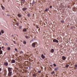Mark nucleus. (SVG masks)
Returning <instances> with one entry per match:
<instances>
[{
    "label": "nucleus",
    "instance_id": "f257e3e1",
    "mask_svg": "<svg viewBox=\"0 0 77 77\" xmlns=\"http://www.w3.org/2000/svg\"><path fill=\"white\" fill-rule=\"evenodd\" d=\"M12 69L10 67L8 68V70L9 72L8 74V76H11L12 75Z\"/></svg>",
    "mask_w": 77,
    "mask_h": 77
},
{
    "label": "nucleus",
    "instance_id": "f03ea898",
    "mask_svg": "<svg viewBox=\"0 0 77 77\" xmlns=\"http://www.w3.org/2000/svg\"><path fill=\"white\" fill-rule=\"evenodd\" d=\"M25 2V0H21V2L22 5L24 4Z\"/></svg>",
    "mask_w": 77,
    "mask_h": 77
},
{
    "label": "nucleus",
    "instance_id": "412c9836",
    "mask_svg": "<svg viewBox=\"0 0 77 77\" xmlns=\"http://www.w3.org/2000/svg\"><path fill=\"white\" fill-rule=\"evenodd\" d=\"M8 50H11V48L10 47L8 48Z\"/></svg>",
    "mask_w": 77,
    "mask_h": 77
},
{
    "label": "nucleus",
    "instance_id": "dca6fc26",
    "mask_svg": "<svg viewBox=\"0 0 77 77\" xmlns=\"http://www.w3.org/2000/svg\"><path fill=\"white\" fill-rule=\"evenodd\" d=\"M36 75L35 74H34L33 75V77H36Z\"/></svg>",
    "mask_w": 77,
    "mask_h": 77
},
{
    "label": "nucleus",
    "instance_id": "49530a36",
    "mask_svg": "<svg viewBox=\"0 0 77 77\" xmlns=\"http://www.w3.org/2000/svg\"><path fill=\"white\" fill-rule=\"evenodd\" d=\"M61 47H62V46H61Z\"/></svg>",
    "mask_w": 77,
    "mask_h": 77
},
{
    "label": "nucleus",
    "instance_id": "2f4dec72",
    "mask_svg": "<svg viewBox=\"0 0 77 77\" xmlns=\"http://www.w3.org/2000/svg\"><path fill=\"white\" fill-rule=\"evenodd\" d=\"M75 68H77V65L76 64L75 65Z\"/></svg>",
    "mask_w": 77,
    "mask_h": 77
},
{
    "label": "nucleus",
    "instance_id": "ea45409f",
    "mask_svg": "<svg viewBox=\"0 0 77 77\" xmlns=\"http://www.w3.org/2000/svg\"><path fill=\"white\" fill-rule=\"evenodd\" d=\"M73 9H74V10L75 9V8H74V7L73 8Z\"/></svg>",
    "mask_w": 77,
    "mask_h": 77
},
{
    "label": "nucleus",
    "instance_id": "cd10ccee",
    "mask_svg": "<svg viewBox=\"0 0 77 77\" xmlns=\"http://www.w3.org/2000/svg\"><path fill=\"white\" fill-rule=\"evenodd\" d=\"M54 72H51V74H54Z\"/></svg>",
    "mask_w": 77,
    "mask_h": 77
},
{
    "label": "nucleus",
    "instance_id": "9b49d317",
    "mask_svg": "<svg viewBox=\"0 0 77 77\" xmlns=\"http://www.w3.org/2000/svg\"><path fill=\"white\" fill-rule=\"evenodd\" d=\"M66 58H65V57L64 56H63L62 57V59H63L64 60H65Z\"/></svg>",
    "mask_w": 77,
    "mask_h": 77
},
{
    "label": "nucleus",
    "instance_id": "58836bf2",
    "mask_svg": "<svg viewBox=\"0 0 77 77\" xmlns=\"http://www.w3.org/2000/svg\"><path fill=\"white\" fill-rule=\"evenodd\" d=\"M3 15H4V16H5V14L4 13H3Z\"/></svg>",
    "mask_w": 77,
    "mask_h": 77
},
{
    "label": "nucleus",
    "instance_id": "f8f14e48",
    "mask_svg": "<svg viewBox=\"0 0 77 77\" xmlns=\"http://www.w3.org/2000/svg\"><path fill=\"white\" fill-rule=\"evenodd\" d=\"M5 65V66H7V65H8V63H4Z\"/></svg>",
    "mask_w": 77,
    "mask_h": 77
},
{
    "label": "nucleus",
    "instance_id": "aec40b11",
    "mask_svg": "<svg viewBox=\"0 0 77 77\" xmlns=\"http://www.w3.org/2000/svg\"><path fill=\"white\" fill-rule=\"evenodd\" d=\"M25 38L27 39H29V37H28V36L27 35L25 36Z\"/></svg>",
    "mask_w": 77,
    "mask_h": 77
},
{
    "label": "nucleus",
    "instance_id": "e433bc0d",
    "mask_svg": "<svg viewBox=\"0 0 77 77\" xmlns=\"http://www.w3.org/2000/svg\"><path fill=\"white\" fill-rule=\"evenodd\" d=\"M2 35V33H1V32H0V35Z\"/></svg>",
    "mask_w": 77,
    "mask_h": 77
},
{
    "label": "nucleus",
    "instance_id": "a211bd4d",
    "mask_svg": "<svg viewBox=\"0 0 77 77\" xmlns=\"http://www.w3.org/2000/svg\"><path fill=\"white\" fill-rule=\"evenodd\" d=\"M1 33H4V31H3V30H2Z\"/></svg>",
    "mask_w": 77,
    "mask_h": 77
},
{
    "label": "nucleus",
    "instance_id": "2eb2a0df",
    "mask_svg": "<svg viewBox=\"0 0 77 77\" xmlns=\"http://www.w3.org/2000/svg\"><path fill=\"white\" fill-rule=\"evenodd\" d=\"M27 31V29H23V32H26Z\"/></svg>",
    "mask_w": 77,
    "mask_h": 77
},
{
    "label": "nucleus",
    "instance_id": "473e14b6",
    "mask_svg": "<svg viewBox=\"0 0 77 77\" xmlns=\"http://www.w3.org/2000/svg\"><path fill=\"white\" fill-rule=\"evenodd\" d=\"M14 42L15 44H16V42H15V41H14Z\"/></svg>",
    "mask_w": 77,
    "mask_h": 77
},
{
    "label": "nucleus",
    "instance_id": "c03bdc74",
    "mask_svg": "<svg viewBox=\"0 0 77 77\" xmlns=\"http://www.w3.org/2000/svg\"><path fill=\"white\" fill-rule=\"evenodd\" d=\"M68 8H69V6H68Z\"/></svg>",
    "mask_w": 77,
    "mask_h": 77
},
{
    "label": "nucleus",
    "instance_id": "8fccbe9b",
    "mask_svg": "<svg viewBox=\"0 0 77 77\" xmlns=\"http://www.w3.org/2000/svg\"><path fill=\"white\" fill-rule=\"evenodd\" d=\"M12 36H14V35H12Z\"/></svg>",
    "mask_w": 77,
    "mask_h": 77
},
{
    "label": "nucleus",
    "instance_id": "c9c22d12",
    "mask_svg": "<svg viewBox=\"0 0 77 77\" xmlns=\"http://www.w3.org/2000/svg\"><path fill=\"white\" fill-rule=\"evenodd\" d=\"M33 39H32V41H30V42H32V41H33Z\"/></svg>",
    "mask_w": 77,
    "mask_h": 77
},
{
    "label": "nucleus",
    "instance_id": "423d86ee",
    "mask_svg": "<svg viewBox=\"0 0 77 77\" xmlns=\"http://www.w3.org/2000/svg\"><path fill=\"white\" fill-rule=\"evenodd\" d=\"M17 16L18 17H19V18H21V15L20 14H18Z\"/></svg>",
    "mask_w": 77,
    "mask_h": 77
},
{
    "label": "nucleus",
    "instance_id": "bb28decb",
    "mask_svg": "<svg viewBox=\"0 0 77 77\" xmlns=\"http://www.w3.org/2000/svg\"><path fill=\"white\" fill-rule=\"evenodd\" d=\"M15 51H18V50H17V48H15Z\"/></svg>",
    "mask_w": 77,
    "mask_h": 77
},
{
    "label": "nucleus",
    "instance_id": "6e6552de",
    "mask_svg": "<svg viewBox=\"0 0 77 77\" xmlns=\"http://www.w3.org/2000/svg\"><path fill=\"white\" fill-rule=\"evenodd\" d=\"M2 53H3V51H0V57L2 56V55H1V54H2Z\"/></svg>",
    "mask_w": 77,
    "mask_h": 77
},
{
    "label": "nucleus",
    "instance_id": "de8ad7c7",
    "mask_svg": "<svg viewBox=\"0 0 77 77\" xmlns=\"http://www.w3.org/2000/svg\"><path fill=\"white\" fill-rule=\"evenodd\" d=\"M2 48H4V47H3Z\"/></svg>",
    "mask_w": 77,
    "mask_h": 77
},
{
    "label": "nucleus",
    "instance_id": "3c124183",
    "mask_svg": "<svg viewBox=\"0 0 77 77\" xmlns=\"http://www.w3.org/2000/svg\"><path fill=\"white\" fill-rule=\"evenodd\" d=\"M0 57H2V56H0Z\"/></svg>",
    "mask_w": 77,
    "mask_h": 77
},
{
    "label": "nucleus",
    "instance_id": "09e8293b",
    "mask_svg": "<svg viewBox=\"0 0 77 77\" xmlns=\"http://www.w3.org/2000/svg\"><path fill=\"white\" fill-rule=\"evenodd\" d=\"M6 45H8V44H7V43H6Z\"/></svg>",
    "mask_w": 77,
    "mask_h": 77
},
{
    "label": "nucleus",
    "instance_id": "a878e982",
    "mask_svg": "<svg viewBox=\"0 0 77 77\" xmlns=\"http://www.w3.org/2000/svg\"><path fill=\"white\" fill-rule=\"evenodd\" d=\"M19 28H20V29H21V28L22 27V26H19Z\"/></svg>",
    "mask_w": 77,
    "mask_h": 77
},
{
    "label": "nucleus",
    "instance_id": "a19ab883",
    "mask_svg": "<svg viewBox=\"0 0 77 77\" xmlns=\"http://www.w3.org/2000/svg\"><path fill=\"white\" fill-rule=\"evenodd\" d=\"M72 28H73V27L72 26V27H71V29H72Z\"/></svg>",
    "mask_w": 77,
    "mask_h": 77
},
{
    "label": "nucleus",
    "instance_id": "4be33fe9",
    "mask_svg": "<svg viewBox=\"0 0 77 77\" xmlns=\"http://www.w3.org/2000/svg\"><path fill=\"white\" fill-rule=\"evenodd\" d=\"M27 16L28 17H30V14H27Z\"/></svg>",
    "mask_w": 77,
    "mask_h": 77
},
{
    "label": "nucleus",
    "instance_id": "0eeeda50",
    "mask_svg": "<svg viewBox=\"0 0 77 77\" xmlns=\"http://www.w3.org/2000/svg\"><path fill=\"white\" fill-rule=\"evenodd\" d=\"M41 57L42 59H45V56H44V55L42 54L41 56Z\"/></svg>",
    "mask_w": 77,
    "mask_h": 77
},
{
    "label": "nucleus",
    "instance_id": "9d476101",
    "mask_svg": "<svg viewBox=\"0 0 77 77\" xmlns=\"http://www.w3.org/2000/svg\"><path fill=\"white\" fill-rule=\"evenodd\" d=\"M15 60H11L12 63H15Z\"/></svg>",
    "mask_w": 77,
    "mask_h": 77
},
{
    "label": "nucleus",
    "instance_id": "f704fd0d",
    "mask_svg": "<svg viewBox=\"0 0 77 77\" xmlns=\"http://www.w3.org/2000/svg\"><path fill=\"white\" fill-rule=\"evenodd\" d=\"M55 71H57V69L55 68Z\"/></svg>",
    "mask_w": 77,
    "mask_h": 77
},
{
    "label": "nucleus",
    "instance_id": "ddd939ff",
    "mask_svg": "<svg viewBox=\"0 0 77 77\" xmlns=\"http://www.w3.org/2000/svg\"><path fill=\"white\" fill-rule=\"evenodd\" d=\"M51 53H53L54 52V49H51Z\"/></svg>",
    "mask_w": 77,
    "mask_h": 77
},
{
    "label": "nucleus",
    "instance_id": "4c0bfd02",
    "mask_svg": "<svg viewBox=\"0 0 77 77\" xmlns=\"http://www.w3.org/2000/svg\"><path fill=\"white\" fill-rule=\"evenodd\" d=\"M2 71V69L0 68V71Z\"/></svg>",
    "mask_w": 77,
    "mask_h": 77
},
{
    "label": "nucleus",
    "instance_id": "c756f323",
    "mask_svg": "<svg viewBox=\"0 0 77 77\" xmlns=\"http://www.w3.org/2000/svg\"><path fill=\"white\" fill-rule=\"evenodd\" d=\"M50 9H51L52 8V6H50Z\"/></svg>",
    "mask_w": 77,
    "mask_h": 77
},
{
    "label": "nucleus",
    "instance_id": "b1692460",
    "mask_svg": "<svg viewBox=\"0 0 77 77\" xmlns=\"http://www.w3.org/2000/svg\"><path fill=\"white\" fill-rule=\"evenodd\" d=\"M20 54H22L23 53V51H20Z\"/></svg>",
    "mask_w": 77,
    "mask_h": 77
},
{
    "label": "nucleus",
    "instance_id": "72a5a7b5",
    "mask_svg": "<svg viewBox=\"0 0 77 77\" xmlns=\"http://www.w3.org/2000/svg\"><path fill=\"white\" fill-rule=\"evenodd\" d=\"M36 28H37V29H38L39 28V26H36Z\"/></svg>",
    "mask_w": 77,
    "mask_h": 77
},
{
    "label": "nucleus",
    "instance_id": "a18cd8bd",
    "mask_svg": "<svg viewBox=\"0 0 77 77\" xmlns=\"http://www.w3.org/2000/svg\"><path fill=\"white\" fill-rule=\"evenodd\" d=\"M7 16H9V14H8V15H7Z\"/></svg>",
    "mask_w": 77,
    "mask_h": 77
},
{
    "label": "nucleus",
    "instance_id": "5701e85b",
    "mask_svg": "<svg viewBox=\"0 0 77 77\" xmlns=\"http://www.w3.org/2000/svg\"><path fill=\"white\" fill-rule=\"evenodd\" d=\"M16 24L17 26H19V23H16Z\"/></svg>",
    "mask_w": 77,
    "mask_h": 77
},
{
    "label": "nucleus",
    "instance_id": "6ab92c4d",
    "mask_svg": "<svg viewBox=\"0 0 77 77\" xmlns=\"http://www.w3.org/2000/svg\"><path fill=\"white\" fill-rule=\"evenodd\" d=\"M69 65H67L65 66V67H66V68H68V67H69Z\"/></svg>",
    "mask_w": 77,
    "mask_h": 77
},
{
    "label": "nucleus",
    "instance_id": "f3484780",
    "mask_svg": "<svg viewBox=\"0 0 77 77\" xmlns=\"http://www.w3.org/2000/svg\"><path fill=\"white\" fill-rule=\"evenodd\" d=\"M48 10V9L47 8L46 9V10H45V12H47Z\"/></svg>",
    "mask_w": 77,
    "mask_h": 77
},
{
    "label": "nucleus",
    "instance_id": "79ce46f5",
    "mask_svg": "<svg viewBox=\"0 0 77 77\" xmlns=\"http://www.w3.org/2000/svg\"><path fill=\"white\" fill-rule=\"evenodd\" d=\"M1 47H0V50H1Z\"/></svg>",
    "mask_w": 77,
    "mask_h": 77
},
{
    "label": "nucleus",
    "instance_id": "20e7f679",
    "mask_svg": "<svg viewBox=\"0 0 77 77\" xmlns=\"http://www.w3.org/2000/svg\"><path fill=\"white\" fill-rule=\"evenodd\" d=\"M35 45H36V43H33L32 45V46L33 47H35Z\"/></svg>",
    "mask_w": 77,
    "mask_h": 77
},
{
    "label": "nucleus",
    "instance_id": "393cba45",
    "mask_svg": "<svg viewBox=\"0 0 77 77\" xmlns=\"http://www.w3.org/2000/svg\"><path fill=\"white\" fill-rule=\"evenodd\" d=\"M61 23H64V21H63V20H61Z\"/></svg>",
    "mask_w": 77,
    "mask_h": 77
},
{
    "label": "nucleus",
    "instance_id": "1a4fd4ad",
    "mask_svg": "<svg viewBox=\"0 0 77 77\" xmlns=\"http://www.w3.org/2000/svg\"><path fill=\"white\" fill-rule=\"evenodd\" d=\"M23 44H26V41H25L24 40L23 41Z\"/></svg>",
    "mask_w": 77,
    "mask_h": 77
},
{
    "label": "nucleus",
    "instance_id": "c85d7f7f",
    "mask_svg": "<svg viewBox=\"0 0 77 77\" xmlns=\"http://www.w3.org/2000/svg\"><path fill=\"white\" fill-rule=\"evenodd\" d=\"M38 73H41V71H38Z\"/></svg>",
    "mask_w": 77,
    "mask_h": 77
},
{
    "label": "nucleus",
    "instance_id": "7ed1b4c3",
    "mask_svg": "<svg viewBox=\"0 0 77 77\" xmlns=\"http://www.w3.org/2000/svg\"><path fill=\"white\" fill-rule=\"evenodd\" d=\"M53 42H57V43H58V40L56 39H54L53 40Z\"/></svg>",
    "mask_w": 77,
    "mask_h": 77
},
{
    "label": "nucleus",
    "instance_id": "7c9ffc66",
    "mask_svg": "<svg viewBox=\"0 0 77 77\" xmlns=\"http://www.w3.org/2000/svg\"><path fill=\"white\" fill-rule=\"evenodd\" d=\"M54 66H56V65L54 63Z\"/></svg>",
    "mask_w": 77,
    "mask_h": 77
},
{
    "label": "nucleus",
    "instance_id": "39448f33",
    "mask_svg": "<svg viewBox=\"0 0 77 77\" xmlns=\"http://www.w3.org/2000/svg\"><path fill=\"white\" fill-rule=\"evenodd\" d=\"M23 11H26V10H27V8H23Z\"/></svg>",
    "mask_w": 77,
    "mask_h": 77
},
{
    "label": "nucleus",
    "instance_id": "4468645a",
    "mask_svg": "<svg viewBox=\"0 0 77 77\" xmlns=\"http://www.w3.org/2000/svg\"><path fill=\"white\" fill-rule=\"evenodd\" d=\"M2 8V9L3 10H5V7H3V6H1Z\"/></svg>",
    "mask_w": 77,
    "mask_h": 77
},
{
    "label": "nucleus",
    "instance_id": "37998d69",
    "mask_svg": "<svg viewBox=\"0 0 77 77\" xmlns=\"http://www.w3.org/2000/svg\"><path fill=\"white\" fill-rule=\"evenodd\" d=\"M32 4H34V2H32Z\"/></svg>",
    "mask_w": 77,
    "mask_h": 77
}]
</instances>
